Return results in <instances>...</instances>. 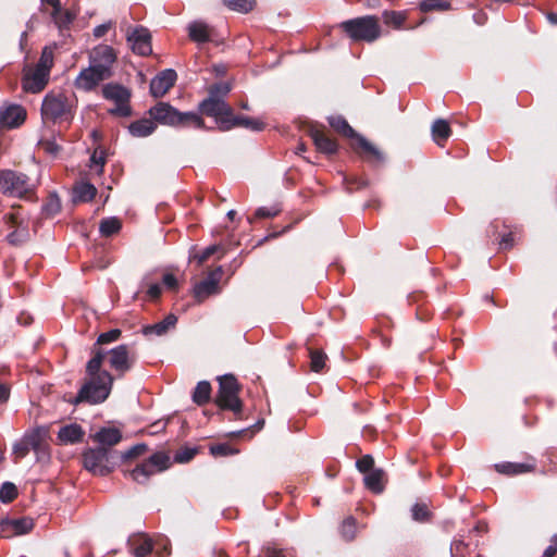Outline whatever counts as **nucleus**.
I'll list each match as a JSON object with an SVG mask.
<instances>
[{"label": "nucleus", "instance_id": "obj_1", "mask_svg": "<svg viewBox=\"0 0 557 557\" xmlns=\"http://www.w3.org/2000/svg\"><path fill=\"white\" fill-rule=\"evenodd\" d=\"M106 358L103 348H92V357L86 364V372L90 379L81 387L72 404L87 403L91 405L103 403L110 395L113 385V375L101 370Z\"/></svg>", "mask_w": 557, "mask_h": 557}, {"label": "nucleus", "instance_id": "obj_2", "mask_svg": "<svg viewBox=\"0 0 557 557\" xmlns=\"http://www.w3.org/2000/svg\"><path fill=\"white\" fill-rule=\"evenodd\" d=\"M150 116L163 125L168 126H188L203 128V120L196 112H181L168 102H159L149 109Z\"/></svg>", "mask_w": 557, "mask_h": 557}, {"label": "nucleus", "instance_id": "obj_3", "mask_svg": "<svg viewBox=\"0 0 557 557\" xmlns=\"http://www.w3.org/2000/svg\"><path fill=\"white\" fill-rule=\"evenodd\" d=\"M339 27L355 41L372 42L381 36L379 20L372 15L344 21Z\"/></svg>", "mask_w": 557, "mask_h": 557}, {"label": "nucleus", "instance_id": "obj_4", "mask_svg": "<svg viewBox=\"0 0 557 557\" xmlns=\"http://www.w3.org/2000/svg\"><path fill=\"white\" fill-rule=\"evenodd\" d=\"M239 385L233 374H224L219 377V391L216 404L222 409L233 411L235 414L242 412L243 403L238 397Z\"/></svg>", "mask_w": 557, "mask_h": 557}, {"label": "nucleus", "instance_id": "obj_5", "mask_svg": "<svg viewBox=\"0 0 557 557\" xmlns=\"http://www.w3.org/2000/svg\"><path fill=\"white\" fill-rule=\"evenodd\" d=\"M168 545V540L152 541L146 534H134L127 540L128 549L134 557H146L149 554L161 557L169 553Z\"/></svg>", "mask_w": 557, "mask_h": 557}, {"label": "nucleus", "instance_id": "obj_6", "mask_svg": "<svg viewBox=\"0 0 557 557\" xmlns=\"http://www.w3.org/2000/svg\"><path fill=\"white\" fill-rule=\"evenodd\" d=\"M33 189L28 176L13 170H0V190L9 197L21 198Z\"/></svg>", "mask_w": 557, "mask_h": 557}, {"label": "nucleus", "instance_id": "obj_7", "mask_svg": "<svg viewBox=\"0 0 557 557\" xmlns=\"http://www.w3.org/2000/svg\"><path fill=\"white\" fill-rule=\"evenodd\" d=\"M170 465V457L165 453L158 451L135 467L131 471V478L139 484H145L151 475L166 470Z\"/></svg>", "mask_w": 557, "mask_h": 557}, {"label": "nucleus", "instance_id": "obj_8", "mask_svg": "<svg viewBox=\"0 0 557 557\" xmlns=\"http://www.w3.org/2000/svg\"><path fill=\"white\" fill-rule=\"evenodd\" d=\"M103 350L106 351V357H108L110 368L117 372L119 376H123L128 372L136 362V354L126 344Z\"/></svg>", "mask_w": 557, "mask_h": 557}, {"label": "nucleus", "instance_id": "obj_9", "mask_svg": "<svg viewBox=\"0 0 557 557\" xmlns=\"http://www.w3.org/2000/svg\"><path fill=\"white\" fill-rule=\"evenodd\" d=\"M71 107L63 94L49 92L41 103V116L44 120L55 121L70 113Z\"/></svg>", "mask_w": 557, "mask_h": 557}, {"label": "nucleus", "instance_id": "obj_10", "mask_svg": "<svg viewBox=\"0 0 557 557\" xmlns=\"http://www.w3.org/2000/svg\"><path fill=\"white\" fill-rule=\"evenodd\" d=\"M109 448L106 447L88 448L83 454L84 468L94 474H108L110 470L106 463L109 460Z\"/></svg>", "mask_w": 557, "mask_h": 557}, {"label": "nucleus", "instance_id": "obj_11", "mask_svg": "<svg viewBox=\"0 0 557 557\" xmlns=\"http://www.w3.org/2000/svg\"><path fill=\"white\" fill-rule=\"evenodd\" d=\"M223 275V267L219 265L213 271L209 272L207 277L196 283L193 288V294L198 302L203 301L211 295L220 293L219 283Z\"/></svg>", "mask_w": 557, "mask_h": 557}, {"label": "nucleus", "instance_id": "obj_12", "mask_svg": "<svg viewBox=\"0 0 557 557\" xmlns=\"http://www.w3.org/2000/svg\"><path fill=\"white\" fill-rule=\"evenodd\" d=\"M199 109L201 113L214 117L220 129H222V121L225 119L230 120L233 114L232 108L224 99H218L210 96L200 102Z\"/></svg>", "mask_w": 557, "mask_h": 557}, {"label": "nucleus", "instance_id": "obj_13", "mask_svg": "<svg viewBox=\"0 0 557 557\" xmlns=\"http://www.w3.org/2000/svg\"><path fill=\"white\" fill-rule=\"evenodd\" d=\"M47 435L44 428H35L25 432L20 441L13 444L12 453L17 459L26 457L29 450H37L40 446V436Z\"/></svg>", "mask_w": 557, "mask_h": 557}, {"label": "nucleus", "instance_id": "obj_14", "mask_svg": "<svg viewBox=\"0 0 557 557\" xmlns=\"http://www.w3.org/2000/svg\"><path fill=\"white\" fill-rule=\"evenodd\" d=\"M126 40L134 53L141 57L151 54V34L148 28L136 26L132 32L127 33Z\"/></svg>", "mask_w": 557, "mask_h": 557}, {"label": "nucleus", "instance_id": "obj_15", "mask_svg": "<svg viewBox=\"0 0 557 557\" xmlns=\"http://www.w3.org/2000/svg\"><path fill=\"white\" fill-rule=\"evenodd\" d=\"M116 60V53L108 45H99L90 53V64L112 75V65Z\"/></svg>", "mask_w": 557, "mask_h": 557}, {"label": "nucleus", "instance_id": "obj_16", "mask_svg": "<svg viewBox=\"0 0 557 557\" xmlns=\"http://www.w3.org/2000/svg\"><path fill=\"white\" fill-rule=\"evenodd\" d=\"M50 74L40 69L34 67L26 71L22 77V87L26 92L38 94L45 89Z\"/></svg>", "mask_w": 557, "mask_h": 557}, {"label": "nucleus", "instance_id": "obj_17", "mask_svg": "<svg viewBox=\"0 0 557 557\" xmlns=\"http://www.w3.org/2000/svg\"><path fill=\"white\" fill-rule=\"evenodd\" d=\"M111 77L108 73L101 71L95 65L89 64V67L81 71L76 78V86L85 91L92 90L100 82Z\"/></svg>", "mask_w": 557, "mask_h": 557}, {"label": "nucleus", "instance_id": "obj_18", "mask_svg": "<svg viewBox=\"0 0 557 557\" xmlns=\"http://www.w3.org/2000/svg\"><path fill=\"white\" fill-rule=\"evenodd\" d=\"M177 74L173 69H165L150 82V92L154 98L164 96L174 86Z\"/></svg>", "mask_w": 557, "mask_h": 557}, {"label": "nucleus", "instance_id": "obj_19", "mask_svg": "<svg viewBox=\"0 0 557 557\" xmlns=\"http://www.w3.org/2000/svg\"><path fill=\"white\" fill-rule=\"evenodd\" d=\"M34 521L32 518L3 519L0 521V530L5 537L23 535L32 531Z\"/></svg>", "mask_w": 557, "mask_h": 557}, {"label": "nucleus", "instance_id": "obj_20", "mask_svg": "<svg viewBox=\"0 0 557 557\" xmlns=\"http://www.w3.org/2000/svg\"><path fill=\"white\" fill-rule=\"evenodd\" d=\"M189 38L197 44L212 41L214 37V28L203 21H193L187 26Z\"/></svg>", "mask_w": 557, "mask_h": 557}, {"label": "nucleus", "instance_id": "obj_21", "mask_svg": "<svg viewBox=\"0 0 557 557\" xmlns=\"http://www.w3.org/2000/svg\"><path fill=\"white\" fill-rule=\"evenodd\" d=\"M25 117L26 111L20 104H10L0 111V123L9 128L17 127Z\"/></svg>", "mask_w": 557, "mask_h": 557}, {"label": "nucleus", "instance_id": "obj_22", "mask_svg": "<svg viewBox=\"0 0 557 557\" xmlns=\"http://www.w3.org/2000/svg\"><path fill=\"white\" fill-rule=\"evenodd\" d=\"M8 222L14 230L7 235V240L12 246H21L26 243L29 237L28 225L17 221L16 216L11 214L8 216Z\"/></svg>", "mask_w": 557, "mask_h": 557}, {"label": "nucleus", "instance_id": "obj_23", "mask_svg": "<svg viewBox=\"0 0 557 557\" xmlns=\"http://www.w3.org/2000/svg\"><path fill=\"white\" fill-rule=\"evenodd\" d=\"M242 126L253 132H260L264 128V123L257 119L248 116H235L232 114L230 120L222 121V131H228L233 127Z\"/></svg>", "mask_w": 557, "mask_h": 557}, {"label": "nucleus", "instance_id": "obj_24", "mask_svg": "<svg viewBox=\"0 0 557 557\" xmlns=\"http://www.w3.org/2000/svg\"><path fill=\"white\" fill-rule=\"evenodd\" d=\"M309 135L312 138L315 148L325 154H333L337 151V145L334 140L326 137L322 132L315 128H310Z\"/></svg>", "mask_w": 557, "mask_h": 557}, {"label": "nucleus", "instance_id": "obj_25", "mask_svg": "<svg viewBox=\"0 0 557 557\" xmlns=\"http://www.w3.org/2000/svg\"><path fill=\"white\" fill-rule=\"evenodd\" d=\"M84 430L77 423L62 426L58 432V438L62 444H76L83 440Z\"/></svg>", "mask_w": 557, "mask_h": 557}, {"label": "nucleus", "instance_id": "obj_26", "mask_svg": "<svg viewBox=\"0 0 557 557\" xmlns=\"http://www.w3.org/2000/svg\"><path fill=\"white\" fill-rule=\"evenodd\" d=\"M94 440L100 444L99 447H112L122 440L120 430L115 428H102L95 433Z\"/></svg>", "mask_w": 557, "mask_h": 557}, {"label": "nucleus", "instance_id": "obj_27", "mask_svg": "<svg viewBox=\"0 0 557 557\" xmlns=\"http://www.w3.org/2000/svg\"><path fill=\"white\" fill-rule=\"evenodd\" d=\"M176 322H177L176 315L173 313H170L162 321L151 324V325L144 326L143 333L146 336L151 335V334L161 336V335L166 334L170 329L174 327Z\"/></svg>", "mask_w": 557, "mask_h": 557}, {"label": "nucleus", "instance_id": "obj_28", "mask_svg": "<svg viewBox=\"0 0 557 557\" xmlns=\"http://www.w3.org/2000/svg\"><path fill=\"white\" fill-rule=\"evenodd\" d=\"M96 194L95 185L89 182H81L73 187L72 200L73 202H88L95 198Z\"/></svg>", "mask_w": 557, "mask_h": 557}, {"label": "nucleus", "instance_id": "obj_29", "mask_svg": "<svg viewBox=\"0 0 557 557\" xmlns=\"http://www.w3.org/2000/svg\"><path fill=\"white\" fill-rule=\"evenodd\" d=\"M102 95L106 99L114 102H128L131 92L127 88L119 84H107L102 88Z\"/></svg>", "mask_w": 557, "mask_h": 557}, {"label": "nucleus", "instance_id": "obj_30", "mask_svg": "<svg viewBox=\"0 0 557 557\" xmlns=\"http://www.w3.org/2000/svg\"><path fill=\"white\" fill-rule=\"evenodd\" d=\"M156 129V122L151 119H140L134 121L128 126V132L134 137H147Z\"/></svg>", "mask_w": 557, "mask_h": 557}, {"label": "nucleus", "instance_id": "obj_31", "mask_svg": "<svg viewBox=\"0 0 557 557\" xmlns=\"http://www.w3.org/2000/svg\"><path fill=\"white\" fill-rule=\"evenodd\" d=\"M432 138L438 145L442 146L444 141L448 139L451 134L448 122L444 119H437L433 122L431 127Z\"/></svg>", "mask_w": 557, "mask_h": 557}, {"label": "nucleus", "instance_id": "obj_32", "mask_svg": "<svg viewBox=\"0 0 557 557\" xmlns=\"http://www.w3.org/2000/svg\"><path fill=\"white\" fill-rule=\"evenodd\" d=\"M383 478L384 471L382 469H374L366 473L363 482L368 490L375 494H380L384 490Z\"/></svg>", "mask_w": 557, "mask_h": 557}, {"label": "nucleus", "instance_id": "obj_33", "mask_svg": "<svg viewBox=\"0 0 557 557\" xmlns=\"http://www.w3.org/2000/svg\"><path fill=\"white\" fill-rule=\"evenodd\" d=\"M329 124L345 137L357 139L358 134L342 115H332L327 119Z\"/></svg>", "mask_w": 557, "mask_h": 557}, {"label": "nucleus", "instance_id": "obj_34", "mask_svg": "<svg viewBox=\"0 0 557 557\" xmlns=\"http://www.w3.org/2000/svg\"><path fill=\"white\" fill-rule=\"evenodd\" d=\"M210 397L211 384L208 381L198 382L193 393V401L198 406H203L210 400Z\"/></svg>", "mask_w": 557, "mask_h": 557}, {"label": "nucleus", "instance_id": "obj_35", "mask_svg": "<svg viewBox=\"0 0 557 557\" xmlns=\"http://www.w3.org/2000/svg\"><path fill=\"white\" fill-rule=\"evenodd\" d=\"M122 227L121 220L116 216L102 219L99 224V232L104 237H110L120 232Z\"/></svg>", "mask_w": 557, "mask_h": 557}, {"label": "nucleus", "instance_id": "obj_36", "mask_svg": "<svg viewBox=\"0 0 557 557\" xmlns=\"http://www.w3.org/2000/svg\"><path fill=\"white\" fill-rule=\"evenodd\" d=\"M357 147L362 149L363 152L372 156L376 161L383 162L384 161V154L383 152L372 145L364 136L359 135L356 139Z\"/></svg>", "mask_w": 557, "mask_h": 557}, {"label": "nucleus", "instance_id": "obj_37", "mask_svg": "<svg viewBox=\"0 0 557 557\" xmlns=\"http://www.w3.org/2000/svg\"><path fill=\"white\" fill-rule=\"evenodd\" d=\"M61 210V200L57 193H50L46 202L41 207L42 213L47 218H52Z\"/></svg>", "mask_w": 557, "mask_h": 557}, {"label": "nucleus", "instance_id": "obj_38", "mask_svg": "<svg viewBox=\"0 0 557 557\" xmlns=\"http://www.w3.org/2000/svg\"><path fill=\"white\" fill-rule=\"evenodd\" d=\"M53 48L51 46L44 47L40 58L36 63L35 67L42 70L50 74L53 66Z\"/></svg>", "mask_w": 557, "mask_h": 557}, {"label": "nucleus", "instance_id": "obj_39", "mask_svg": "<svg viewBox=\"0 0 557 557\" xmlns=\"http://www.w3.org/2000/svg\"><path fill=\"white\" fill-rule=\"evenodd\" d=\"M498 472L505 474H520L530 471L531 467L525 463L503 462L495 465Z\"/></svg>", "mask_w": 557, "mask_h": 557}, {"label": "nucleus", "instance_id": "obj_40", "mask_svg": "<svg viewBox=\"0 0 557 557\" xmlns=\"http://www.w3.org/2000/svg\"><path fill=\"white\" fill-rule=\"evenodd\" d=\"M357 521L354 517H347L339 527V533L345 541H352L357 532Z\"/></svg>", "mask_w": 557, "mask_h": 557}, {"label": "nucleus", "instance_id": "obj_41", "mask_svg": "<svg viewBox=\"0 0 557 557\" xmlns=\"http://www.w3.org/2000/svg\"><path fill=\"white\" fill-rule=\"evenodd\" d=\"M255 0H223V3L233 11L248 13L253 9Z\"/></svg>", "mask_w": 557, "mask_h": 557}, {"label": "nucleus", "instance_id": "obj_42", "mask_svg": "<svg viewBox=\"0 0 557 557\" xmlns=\"http://www.w3.org/2000/svg\"><path fill=\"white\" fill-rule=\"evenodd\" d=\"M449 552L450 557H471L469 546L462 539H454Z\"/></svg>", "mask_w": 557, "mask_h": 557}, {"label": "nucleus", "instance_id": "obj_43", "mask_svg": "<svg viewBox=\"0 0 557 557\" xmlns=\"http://www.w3.org/2000/svg\"><path fill=\"white\" fill-rule=\"evenodd\" d=\"M450 9V3L446 0H422L420 3V10L422 12L430 11H446Z\"/></svg>", "mask_w": 557, "mask_h": 557}, {"label": "nucleus", "instance_id": "obj_44", "mask_svg": "<svg viewBox=\"0 0 557 557\" xmlns=\"http://www.w3.org/2000/svg\"><path fill=\"white\" fill-rule=\"evenodd\" d=\"M55 25L60 28H67L72 22L75 20L76 14L66 10L62 11L59 14H55V16H51Z\"/></svg>", "mask_w": 557, "mask_h": 557}, {"label": "nucleus", "instance_id": "obj_45", "mask_svg": "<svg viewBox=\"0 0 557 557\" xmlns=\"http://www.w3.org/2000/svg\"><path fill=\"white\" fill-rule=\"evenodd\" d=\"M17 496V488L12 482H4L0 487V500L10 503Z\"/></svg>", "mask_w": 557, "mask_h": 557}, {"label": "nucleus", "instance_id": "obj_46", "mask_svg": "<svg viewBox=\"0 0 557 557\" xmlns=\"http://www.w3.org/2000/svg\"><path fill=\"white\" fill-rule=\"evenodd\" d=\"M326 355L320 350H310V368L314 372H320L325 366Z\"/></svg>", "mask_w": 557, "mask_h": 557}, {"label": "nucleus", "instance_id": "obj_47", "mask_svg": "<svg viewBox=\"0 0 557 557\" xmlns=\"http://www.w3.org/2000/svg\"><path fill=\"white\" fill-rule=\"evenodd\" d=\"M197 454V448L195 447H185L180 450H177L174 456L173 460L177 463H185L191 460L195 455Z\"/></svg>", "mask_w": 557, "mask_h": 557}, {"label": "nucleus", "instance_id": "obj_48", "mask_svg": "<svg viewBox=\"0 0 557 557\" xmlns=\"http://www.w3.org/2000/svg\"><path fill=\"white\" fill-rule=\"evenodd\" d=\"M122 332L120 329H112L108 332L101 333L96 342V345L94 348H98L97 345H103L109 344L117 341L121 336Z\"/></svg>", "mask_w": 557, "mask_h": 557}, {"label": "nucleus", "instance_id": "obj_49", "mask_svg": "<svg viewBox=\"0 0 557 557\" xmlns=\"http://www.w3.org/2000/svg\"><path fill=\"white\" fill-rule=\"evenodd\" d=\"M429 510L425 504L416 503L411 507V516L414 521L424 522L429 519Z\"/></svg>", "mask_w": 557, "mask_h": 557}, {"label": "nucleus", "instance_id": "obj_50", "mask_svg": "<svg viewBox=\"0 0 557 557\" xmlns=\"http://www.w3.org/2000/svg\"><path fill=\"white\" fill-rule=\"evenodd\" d=\"M231 86L228 83H216L212 85L209 89V96L218 99H224V97L230 92Z\"/></svg>", "mask_w": 557, "mask_h": 557}, {"label": "nucleus", "instance_id": "obj_51", "mask_svg": "<svg viewBox=\"0 0 557 557\" xmlns=\"http://www.w3.org/2000/svg\"><path fill=\"white\" fill-rule=\"evenodd\" d=\"M383 18L387 25H393L395 27H400L405 21L404 15L395 11H385L383 13Z\"/></svg>", "mask_w": 557, "mask_h": 557}, {"label": "nucleus", "instance_id": "obj_52", "mask_svg": "<svg viewBox=\"0 0 557 557\" xmlns=\"http://www.w3.org/2000/svg\"><path fill=\"white\" fill-rule=\"evenodd\" d=\"M146 450H147V445L146 444H144V443L136 444V445L132 446L131 448H128L127 450H125L121 455V458L123 460L133 459L135 457H138V456L143 455Z\"/></svg>", "mask_w": 557, "mask_h": 557}, {"label": "nucleus", "instance_id": "obj_53", "mask_svg": "<svg viewBox=\"0 0 557 557\" xmlns=\"http://www.w3.org/2000/svg\"><path fill=\"white\" fill-rule=\"evenodd\" d=\"M373 466L374 459L371 455H364L362 458L356 461V468L362 473H368L371 470H374Z\"/></svg>", "mask_w": 557, "mask_h": 557}, {"label": "nucleus", "instance_id": "obj_54", "mask_svg": "<svg viewBox=\"0 0 557 557\" xmlns=\"http://www.w3.org/2000/svg\"><path fill=\"white\" fill-rule=\"evenodd\" d=\"M220 249L219 245H211L206 247L200 253L194 255L193 259L200 265L207 261L213 253Z\"/></svg>", "mask_w": 557, "mask_h": 557}, {"label": "nucleus", "instance_id": "obj_55", "mask_svg": "<svg viewBox=\"0 0 557 557\" xmlns=\"http://www.w3.org/2000/svg\"><path fill=\"white\" fill-rule=\"evenodd\" d=\"M281 212V208L277 205L271 207H260L256 210L257 218H273Z\"/></svg>", "mask_w": 557, "mask_h": 557}, {"label": "nucleus", "instance_id": "obj_56", "mask_svg": "<svg viewBox=\"0 0 557 557\" xmlns=\"http://www.w3.org/2000/svg\"><path fill=\"white\" fill-rule=\"evenodd\" d=\"M114 108L109 109V113L120 116H129L132 111L128 102H114Z\"/></svg>", "mask_w": 557, "mask_h": 557}, {"label": "nucleus", "instance_id": "obj_57", "mask_svg": "<svg viewBox=\"0 0 557 557\" xmlns=\"http://www.w3.org/2000/svg\"><path fill=\"white\" fill-rule=\"evenodd\" d=\"M210 453L213 456H227L235 454L236 450H233L227 444H216L210 447Z\"/></svg>", "mask_w": 557, "mask_h": 557}, {"label": "nucleus", "instance_id": "obj_58", "mask_svg": "<svg viewBox=\"0 0 557 557\" xmlns=\"http://www.w3.org/2000/svg\"><path fill=\"white\" fill-rule=\"evenodd\" d=\"M106 163V159L102 152L98 156L97 151H95L90 157V166L96 168L97 174H101L103 172V166Z\"/></svg>", "mask_w": 557, "mask_h": 557}, {"label": "nucleus", "instance_id": "obj_59", "mask_svg": "<svg viewBox=\"0 0 557 557\" xmlns=\"http://www.w3.org/2000/svg\"><path fill=\"white\" fill-rule=\"evenodd\" d=\"M45 438H46V435L40 436V446L37 450H34L37 456V460L49 458L48 446L45 443Z\"/></svg>", "mask_w": 557, "mask_h": 557}, {"label": "nucleus", "instance_id": "obj_60", "mask_svg": "<svg viewBox=\"0 0 557 557\" xmlns=\"http://www.w3.org/2000/svg\"><path fill=\"white\" fill-rule=\"evenodd\" d=\"M111 26H112L111 22L100 24L94 28L92 34L96 38H100L111 28Z\"/></svg>", "mask_w": 557, "mask_h": 557}, {"label": "nucleus", "instance_id": "obj_61", "mask_svg": "<svg viewBox=\"0 0 557 557\" xmlns=\"http://www.w3.org/2000/svg\"><path fill=\"white\" fill-rule=\"evenodd\" d=\"M10 398V387L8 384L0 382V405L5 404Z\"/></svg>", "mask_w": 557, "mask_h": 557}, {"label": "nucleus", "instance_id": "obj_62", "mask_svg": "<svg viewBox=\"0 0 557 557\" xmlns=\"http://www.w3.org/2000/svg\"><path fill=\"white\" fill-rule=\"evenodd\" d=\"M163 284L168 288L174 289L177 286V280H176V277L173 274L166 273V274L163 275Z\"/></svg>", "mask_w": 557, "mask_h": 557}, {"label": "nucleus", "instance_id": "obj_63", "mask_svg": "<svg viewBox=\"0 0 557 557\" xmlns=\"http://www.w3.org/2000/svg\"><path fill=\"white\" fill-rule=\"evenodd\" d=\"M512 245H513V237H512L511 233L505 234L499 242V246L503 249H508V248L512 247Z\"/></svg>", "mask_w": 557, "mask_h": 557}, {"label": "nucleus", "instance_id": "obj_64", "mask_svg": "<svg viewBox=\"0 0 557 557\" xmlns=\"http://www.w3.org/2000/svg\"><path fill=\"white\" fill-rule=\"evenodd\" d=\"M265 557H287V554L283 550H277L272 547H267Z\"/></svg>", "mask_w": 557, "mask_h": 557}]
</instances>
